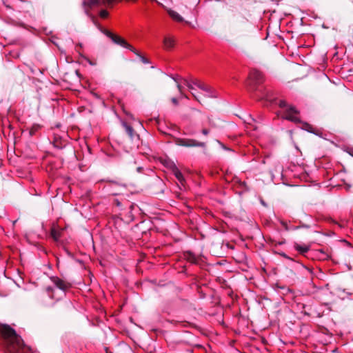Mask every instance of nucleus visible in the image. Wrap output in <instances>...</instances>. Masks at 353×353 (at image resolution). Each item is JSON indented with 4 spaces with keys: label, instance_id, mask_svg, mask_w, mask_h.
<instances>
[{
    "label": "nucleus",
    "instance_id": "8",
    "mask_svg": "<svg viewBox=\"0 0 353 353\" xmlns=\"http://www.w3.org/2000/svg\"><path fill=\"white\" fill-rule=\"evenodd\" d=\"M50 279L57 288L63 291V294H65V291L71 287V284L69 282H67L58 276H51Z\"/></svg>",
    "mask_w": 353,
    "mask_h": 353
},
{
    "label": "nucleus",
    "instance_id": "7",
    "mask_svg": "<svg viewBox=\"0 0 353 353\" xmlns=\"http://www.w3.org/2000/svg\"><path fill=\"white\" fill-rule=\"evenodd\" d=\"M184 83L185 85L189 88V90L191 91L192 92V94L193 95V97L199 101L201 103V99H200V97L197 94V93L196 92V90L195 88H194V85L198 87L199 89L201 90L202 87H203V85H205L204 83H201L199 80L198 79H191V80H187V79H184Z\"/></svg>",
    "mask_w": 353,
    "mask_h": 353
},
{
    "label": "nucleus",
    "instance_id": "25",
    "mask_svg": "<svg viewBox=\"0 0 353 353\" xmlns=\"http://www.w3.org/2000/svg\"><path fill=\"white\" fill-rule=\"evenodd\" d=\"M142 169L143 168L141 167H138L137 168V171L140 172L142 170Z\"/></svg>",
    "mask_w": 353,
    "mask_h": 353
},
{
    "label": "nucleus",
    "instance_id": "19",
    "mask_svg": "<svg viewBox=\"0 0 353 353\" xmlns=\"http://www.w3.org/2000/svg\"><path fill=\"white\" fill-rule=\"evenodd\" d=\"M175 176L176 177V179L180 181V182H182L183 181V174L181 172H179V170H177L176 172H175Z\"/></svg>",
    "mask_w": 353,
    "mask_h": 353
},
{
    "label": "nucleus",
    "instance_id": "10",
    "mask_svg": "<svg viewBox=\"0 0 353 353\" xmlns=\"http://www.w3.org/2000/svg\"><path fill=\"white\" fill-rule=\"evenodd\" d=\"M63 229L57 226H53L51 228L50 236L55 241H58L61 236Z\"/></svg>",
    "mask_w": 353,
    "mask_h": 353
},
{
    "label": "nucleus",
    "instance_id": "22",
    "mask_svg": "<svg viewBox=\"0 0 353 353\" xmlns=\"http://www.w3.org/2000/svg\"><path fill=\"white\" fill-rule=\"evenodd\" d=\"M202 134L204 135H208L209 134V130L207 129H203Z\"/></svg>",
    "mask_w": 353,
    "mask_h": 353
},
{
    "label": "nucleus",
    "instance_id": "17",
    "mask_svg": "<svg viewBox=\"0 0 353 353\" xmlns=\"http://www.w3.org/2000/svg\"><path fill=\"white\" fill-rule=\"evenodd\" d=\"M170 77L175 81L177 83V88L179 90V92L181 93H182V87L181 85L178 83V76H172V75H170Z\"/></svg>",
    "mask_w": 353,
    "mask_h": 353
},
{
    "label": "nucleus",
    "instance_id": "6",
    "mask_svg": "<svg viewBox=\"0 0 353 353\" xmlns=\"http://www.w3.org/2000/svg\"><path fill=\"white\" fill-rule=\"evenodd\" d=\"M176 145L187 148L192 147H201L204 148L205 143L204 142H199L193 139H185V138H176L174 139Z\"/></svg>",
    "mask_w": 353,
    "mask_h": 353
},
{
    "label": "nucleus",
    "instance_id": "20",
    "mask_svg": "<svg viewBox=\"0 0 353 353\" xmlns=\"http://www.w3.org/2000/svg\"><path fill=\"white\" fill-rule=\"evenodd\" d=\"M99 15L101 18H106L108 16V12L105 10H101Z\"/></svg>",
    "mask_w": 353,
    "mask_h": 353
},
{
    "label": "nucleus",
    "instance_id": "13",
    "mask_svg": "<svg viewBox=\"0 0 353 353\" xmlns=\"http://www.w3.org/2000/svg\"><path fill=\"white\" fill-rule=\"evenodd\" d=\"M163 45L166 50H170L174 47V41L171 37H165L163 39Z\"/></svg>",
    "mask_w": 353,
    "mask_h": 353
},
{
    "label": "nucleus",
    "instance_id": "23",
    "mask_svg": "<svg viewBox=\"0 0 353 353\" xmlns=\"http://www.w3.org/2000/svg\"><path fill=\"white\" fill-rule=\"evenodd\" d=\"M172 102L175 104V105H177L178 104V100L176 99V98H172Z\"/></svg>",
    "mask_w": 353,
    "mask_h": 353
},
{
    "label": "nucleus",
    "instance_id": "18",
    "mask_svg": "<svg viewBox=\"0 0 353 353\" xmlns=\"http://www.w3.org/2000/svg\"><path fill=\"white\" fill-rule=\"evenodd\" d=\"M263 98H265L267 101H270L271 103H276V99H271V96L269 93H266L263 95Z\"/></svg>",
    "mask_w": 353,
    "mask_h": 353
},
{
    "label": "nucleus",
    "instance_id": "26",
    "mask_svg": "<svg viewBox=\"0 0 353 353\" xmlns=\"http://www.w3.org/2000/svg\"><path fill=\"white\" fill-rule=\"evenodd\" d=\"M105 352H106V353H112L111 352H110V351L108 350V347H105Z\"/></svg>",
    "mask_w": 353,
    "mask_h": 353
},
{
    "label": "nucleus",
    "instance_id": "12",
    "mask_svg": "<svg viewBox=\"0 0 353 353\" xmlns=\"http://www.w3.org/2000/svg\"><path fill=\"white\" fill-rule=\"evenodd\" d=\"M294 249L301 254H305L310 250V246L307 245H300L297 243L294 244Z\"/></svg>",
    "mask_w": 353,
    "mask_h": 353
},
{
    "label": "nucleus",
    "instance_id": "1",
    "mask_svg": "<svg viewBox=\"0 0 353 353\" xmlns=\"http://www.w3.org/2000/svg\"><path fill=\"white\" fill-rule=\"evenodd\" d=\"M1 332L8 352L17 353L23 350L25 347L23 341L13 328L8 325H4L1 329Z\"/></svg>",
    "mask_w": 353,
    "mask_h": 353
},
{
    "label": "nucleus",
    "instance_id": "24",
    "mask_svg": "<svg viewBox=\"0 0 353 353\" xmlns=\"http://www.w3.org/2000/svg\"><path fill=\"white\" fill-rule=\"evenodd\" d=\"M241 185L242 187H245V186L246 185L245 182H244V181H243V182H241Z\"/></svg>",
    "mask_w": 353,
    "mask_h": 353
},
{
    "label": "nucleus",
    "instance_id": "4",
    "mask_svg": "<svg viewBox=\"0 0 353 353\" xmlns=\"http://www.w3.org/2000/svg\"><path fill=\"white\" fill-rule=\"evenodd\" d=\"M279 105L281 108H284V114L282 117L285 119L291 121L294 123H298L301 122L300 119L298 117L299 112L292 105H288L285 101L280 100Z\"/></svg>",
    "mask_w": 353,
    "mask_h": 353
},
{
    "label": "nucleus",
    "instance_id": "11",
    "mask_svg": "<svg viewBox=\"0 0 353 353\" xmlns=\"http://www.w3.org/2000/svg\"><path fill=\"white\" fill-rule=\"evenodd\" d=\"M201 90H203L205 92V94H204L205 97H210V98L216 97L215 92L213 90V89L211 87H210L208 85H204L203 87H202Z\"/></svg>",
    "mask_w": 353,
    "mask_h": 353
},
{
    "label": "nucleus",
    "instance_id": "16",
    "mask_svg": "<svg viewBox=\"0 0 353 353\" xmlns=\"http://www.w3.org/2000/svg\"><path fill=\"white\" fill-rule=\"evenodd\" d=\"M46 292H47L49 297L52 299H56L55 294H54V289L52 287L48 286L46 288Z\"/></svg>",
    "mask_w": 353,
    "mask_h": 353
},
{
    "label": "nucleus",
    "instance_id": "5",
    "mask_svg": "<svg viewBox=\"0 0 353 353\" xmlns=\"http://www.w3.org/2000/svg\"><path fill=\"white\" fill-rule=\"evenodd\" d=\"M263 81V75L260 71L256 69H253L250 71L248 81V85L250 90H256V85H260Z\"/></svg>",
    "mask_w": 353,
    "mask_h": 353
},
{
    "label": "nucleus",
    "instance_id": "14",
    "mask_svg": "<svg viewBox=\"0 0 353 353\" xmlns=\"http://www.w3.org/2000/svg\"><path fill=\"white\" fill-rule=\"evenodd\" d=\"M170 16L175 21L181 22L183 21V17L176 12L170 10L169 12Z\"/></svg>",
    "mask_w": 353,
    "mask_h": 353
},
{
    "label": "nucleus",
    "instance_id": "2",
    "mask_svg": "<svg viewBox=\"0 0 353 353\" xmlns=\"http://www.w3.org/2000/svg\"><path fill=\"white\" fill-rule=\"evenodd\" d=\"M114 1V0H83L82 6L85 14L90 18L92 23H95L96 18L90 13V10L102 5H111Z\"/></svg>",
    "mask_w": 353,
    "mask_h": 353
},
{
    "label": "nucleus",
    "instance_id": "3",
    "mask_svg": "<svg viewBox=\"0 0 353 353\" xmlns=\"http://www.w3.org/2000/svg\"><path fill=\"white\" fill-rule=\"evenodd\" d=\"M93 23L98 28V29L102 33H103L108 37L111 39V40L114 43L119 45V46H122L123 48H127V49L130 50L131 52H135V48L129 44L124 39H123L122 37H121L117 34H113L112 32H111L110 31H109L106 29H104L103 27H101L100 26V24L98 23L97 20H96V22Z\"/></svg>",
    "mask_w": 353,
    "mask_h": 353
},
{
    "label": "nucleus",
    "instance_id": "21",
    "mask_svg": "<svg viewBox=\"0 0 353 353\" xmlns=\"http://www.w3.org/2000/svg\"><path fill=\"white\" fill-rule=\"evenodd\" d=\"M54 145L58 148H62L64 146V145H63L61 143H59L57 140L54 141Z\"/></svg>",
    "mask_w": 353,
    "mask_h": 353
},
{
    "label": "nucleus",
    "instance_id": "15",
    "mask_svg": "<svg viewBox=\"0 0 353 353\" xmlns=\"http://www.w3.org/2000/svg\"><path fill=\"white\" fill-rule=\"evenodd\" d=\"M132 52L134 54H135L138 57H139L141 62L143 63L144 64H148V63H150L149 59L145 58L143 55H141V53L137 50L135 49V52Z\"/></svg>",
    "mask_w": 353,
    "mask_h": 353
},
{
    "label": "nucleus",
    "instance_id": "9",
    "mask_svg": "<svg viewBox=\"0 0 353 353\" xmlns=\"http://www.w3.org/2000/svg\"><path fill=\"white\" fill-rule=\"evenodd\" d=\"M122 125L124 128L126 133L132 140L134 139L135 138L139 139V134L135 132V131L134 130L133 128L131 125H128L125 121H122Z\"/></svg>",
    "mask_w": 353,
    "mask_h": 353
}]
</instances>
